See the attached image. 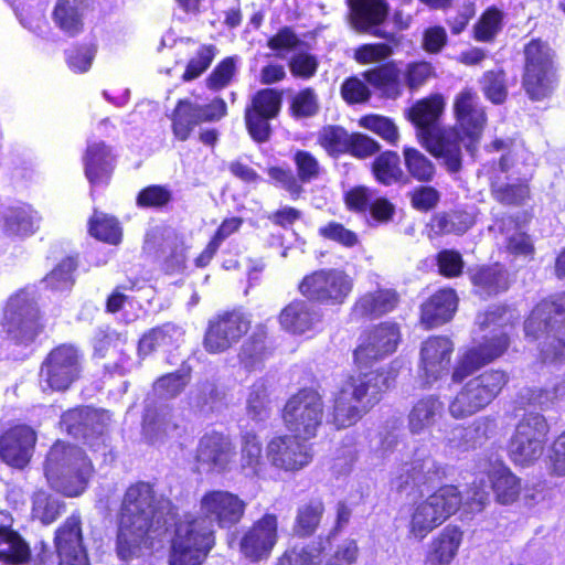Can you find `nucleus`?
Returning a JSON list of instances; mask_svg holds the SVG:
<instances>
[{
	"label": "nucleus",
	"mask_w": 565,
	"mask_h": 565,
	"mask_svg": "<svg viewBox=\"0 0 565 565\" xmlns=\"http://www.w3.org/2000/svg\"><path fill=\"white\" fill-rule=\"evenodd\" d=\"M507 332L482 337L478 343L466 348L457 358L451 371V382L461 384L450 399L448 411L455 419H466L486 409L510 383V374L501 367L477 371L501 359L510 349Z\"/></svg>",
	"instance_id": "obj_1"
},
{
	"label": "nucleus",
	"mask_w": 565,
	"mask_h": 565,
	"mask_svg": "<svg viewBox=\"0 0 565 565\" xmlns=\"http://www.w3.org/2000/svg\"><path fill=\"white\" fill-rule=\"evenodd\" d=\"M115 551L131 561L153 547L154 534L163 525V512L153 482L137 480L124 491L116 514Z\"/></svg>",
	"instance_id": "obj_2"
},
{
	"label": "nucleus",
	"mask_w": 565,
	"mask_h": 565,
	"mask_svg": "<svg viewBox=\"0 0 565 565\" xmlns=\"http://www.w3.org/2000/svg\"><path fill=\"white\" fill-rule=\"evenodd\" d=\"M524 335L539 344L541 363L565 362V291L537 301L524 320Z\"/></svg>",
	"instance_id": "obj_3"
},
{
	"label": "nucleus",
	"mask_w": 565,
	"mask_h": 565,
	"mask_svg": "<svg viewBox=\"0 0 565 565\" xmlns=\"http://www.w3.org/2000/svg\"><path fill=\"white\" fill-rule=\"evenodd\" d=\"M452 111L455 125L448 127L452 143H449L451 153L447 152L446 171L456 174L462 169L461 143L473 152L483 135L488 122L484 106L481 104L477 92L471 87L462 88L454 98Z\"/></svg>",
	"instance_id": "obj_4"
},
{
	"label": "nucleus",
	"mask_w": 565,
	"mask_h": 565,
	"mask_svg": "<svg viewBox=\"0 0 565 565\" xmlns=\"http://www.w3.org/2000/svg\"><path fill=\"white\" fill-rule=\"evenodd\" d=\"M93 471L92 460L81 447L60 440L52 445L44 461L49 483L68 498L86 490Z\"/></svg>",
	"instance_id": "obj_5"
},
{
	"label": "nucleus",
	"mask_w": 565,
	"mask_h": 565,
	"mask_svg": "<svg viewBox=\"0 0 565 565\" xmlns=\"http://www.w3.org/2000/svg\"><path fill=\"white\" fill-rule=\"evenodd\" d=\"M445 97L439 93L429 94L416 100L405 111V118L415 128L419 143L436 159L441 160L446 168L447 152L451 153L449 139L451 131L441 126V117L445 113Z\"/></svg>",
	"instance_id": "obj_6"
},
{
	"label": "nucleus",
	"mask_w": 565,
	"mask_h": 565,
	"mask_svg": "<svg viewBox=\"0 0 565 565\" xmlns=\"http://www.w3.org/2000/svg\"><path fill=\"white\" fill-rule=\"evenodd\" d=\"M521 85L532 102L552 96L557 84L555 52L547 41L533 38L524 44Z\"/></svg>",
	"instance_id": "obj_7"
},
{
	"label": "nucleus",
	"mask_w": 565,
	"mask_h": 565,
	"mask_svg": "<svg viewBox=\"0 0 565 565\" xmlns=\"http://www.w3.org/2000/svg\"><path fill=\"white\" fill-rule=\"evenodd\" d=\"M462 499L458 486H439L426 499L414 505L407 526L408 536L423 541L460 510Z\"/></svg>",
	"instance_id": "obj_8"
},
{
	"label": "nucleus",
	"mask_w": 565,
	"mask_h": 565,
	"mask_svg": "<svg viewBox=\"0 0 565 565\" xmlns=\"http://www.w3.org/2000/svg\"><path fill=\"white\" fill-rule=\"evenodd\" d=\"M215 543V530L206 516L186 515L177 525L169 565H203Z\"/></svg>",
	"instance_id": "obj_9"
},
{
	"label": "nucleus",
	"mask_w": 565,
	"mask_h": 565,
	"mask_svg": "<svg viewBox=\"0 0 565 565\" xmlns=\"http://www.w3.org/2000/svg\"><path fill=\"white\" fill-rule=\"evenodd\" d=\"M354 278L342 268L326 267L307 273L297 285L298 292L311 303L340 308L353 294Z\"/></svg>",
	"instance_id": "obj_10"
},
{
	"label": "nucleus",
	"mask_w": 565,
	"mask_h": 565,
	"mask_svg": "<svg viewBox=\"0 0 565 565\" xmlns=\"http://www.w3.org/2000/svg\"><path fill=\"white\" fill-rule=\"evenodd\" d=\"M550 430V424L543 414L525 413L515 424L507 443L509 459L518 467L533 466L544 454Z\"/></svg>",
	"instance_id": "obj_11"
},
{
	"label": "nucleus",
	"mask_w": 565,
	"mask_h": 565,
	"mask_svg": "<svg viewBox=\"0 0 565 565\" xmlns=\"http://www.w3.org/2000/svg\"><path fill=\"white\" fill-rule=\"evenodd\" d=\"M324 401L317 387L297 390L281 409V420L288 431L310 440L318 436L323 423Z\"/></svg>",
	"instance_id": "obj_12"
},
{
	"label": "nucleus",
	"mask_w": 565,
	"mask_h": 565,
	"mask_svg": "<svg viewBox=\"0 0 565 565\" xmlns=\"http://www.w3.org/2000/svg\"><path fill=\"white\" fill-rule=\"evenodd\" d=\"M84 354L72 343L53 347L39 367V382L44 390L64 393L83 377Z\"/></svg>",
	"instance_id": "obj_13"
},
{
	"label": "nucleus",
	"mask_w": 565,
	"mask_h": 565,
	"mask_svg": "<svg viewBox=\"0 0 565 565\" xmlns=\"http://www.w3.org/2000/svg\"><path fill=\"white\" fill-rule=\"evenodd\" d=\"M1 327L11 342L24 347L33 343L45 328L35 299L23 290L9 299Z\"/></svg>",
	"instance_id": "obj_14"
},
{
	"label": "nucleus",
	"mask_w": 565,
	"mask_h": 565,
	"mask_svg": "<svg viewBox=\"0 0 565 565\" xmlns=\"http://www.w3.org/2000/svg\"><path fill=\"white\" fill-rule=\"evenodd\" d=\"M398 370L393 365L353 372L344 376L340 386L369 414L396 385Z\"/></svg>",
	"instance_id": "obj_15"
},
{
	"label": "nucleus",
	"mask_w": 565,
	"mask_h": 565,
	"mask_svg": "<svg viewBox=\"0 0 565 565\" xmlns=\"http://www.w3.org/2000/svg\"><path fill=\"white\" fill-rule=\"evenodd\" d=\"M401 324L395 320H383L366 327L353 350V363L367 366L395 353L402 342Z\"/></svg>",
	"instance_id": "obj_16"
},
{
	"label": "nucleus",
	"mask_w": 565,
	"mask_h": 565,
	"mask_svg": "<svg viewBox=\"0 0 565 565\" xmlns=\"http://www.w3.org/2000/svg\"><path fill=\"white\" fill-rule=\"evenodd\" d=\"M250 327V315L242 307L220 311L207 322L203 347L210 354L223 353L237 344Z\"/></svg>",
	"instance_id": "obj_17"
},
{
	"label": "nucleus",
	"mask_w": 565,
	"mask_h": 565,
	"mask_svg": "<svg viewBox=\"0 0 565 565\" xmlns=\"http://www.w3.org/2000/svg\"><path fill=\"white\" fill-rule=\"evenodd\" d=\"M317 145L333 159L350 156L358 160H366L375 156L381 145L371 136L360 132H350L341 125H324L318 131Z\"/></svg>",
	"instance_id": "obj_18"
},
{
	"label": "nucleus",
	"mask_w": 565,
	"mask_h": 565,
	"mask_svg": "<svg viewBox=\"0 0 565 565\" xmlns=\"http://www.w3.org/2000/svg\"><path fill=\"white\" fill-rule=\"evenodd\" d=\"M227 115V105L222 97H214L209 104H198L189 98L177 100L169 119L175 140L186 141L195 127L204 122L220 121Z\"/></svg>",
	"instance_id": "obj_19"
},
{
	"label": "nucleus",
	"mask_w": 565,
	"mask_h": 565,
	"mask_svg": "<svg viewBox=\"0 0 565 565\" xmlns=\"http://www.w3.org/2000/svg\"><path fill=\"white\" fill-rule=\"evenodd\" d=\"M282 107V92L277 88L256 90L244 109V124L250 139L256 143L267 142L273 134L271 120Z\"/></svg>",
	"instance_id": "obj_20"
},
{
	"label": "nucleus",
	"mask_w": 565,
	"mask_h": 565,
	"mask_svg": "<svg viewBox=\"0 0 565 565\" xmlns=\"http://www.w3.org/2000/svg\"><path fill=\"white\" fill-rule=\"evenodd\" d=\"M236 446L231 435L211 429L200 436L193 458L198 470L224 475L236 466Z\"/></svg>",
	"instance_id": "obj_21"
},
{
	"label": "nucleus",
	"mask_w": 565,
	"mask_h": 565,
	"mask_svg": "<svg viewBox=\"0 0 565 565\" xmlns=\"http://www.w3.org/2000/svg\"><path fill=\"white\" fill-rule=\"evenodd\" d=\"M279 540V522L266 512L248 526L239 539L241 554L252 563L268 559Z\"/></svg>",
	"instance_id": "obj_22"
},
{
	"label": "nucleus",
	"mask_w": 565,
	"mask_h": 565,
	"mask_svg": "<svg viewBox=\"0 0 565 565\" xmlns=\"http://www.w3.org/2000/svg\"><path fill=\"white\" fill-rule=\"evenodd\" d=\"M297 434H280L271 437L266 446V457L282 471L296 472L307 467L313 458L310 445Z\"/></svg>",
	"instance_id": "obj_23"
},
{
	"label": "nucleus",
	"mask_w": 565,
	"mask_h": 565,
	"mask_svg": "<svg viewBox=\"0 0 565 565\" xmlns=\"http://www.w3.org/2000/svg\"><path fill=\"white\" fill-rule=\"evenodd\" d=\"M246 507L243 499L226 490H209L200 500L201 514L220 529L230 530L239 524Z\"/></svg>",
	"instance_id": "obj_24"
},
{
	"label": "nucleus",
	"mask_w": 565,
	"mask_h": 565,
	"mask_svg": "<svg viewBox=\"0 0 565 565\" xmlns=\"http://www.w3.org/2000/svg\"><path fill=\"white\" fill-rule=\"evenodd\" d=\"M38 436L25 424L13 425L0 435V460L15 469H24L31 461Z\"/></svg>",
	"instance_id": "obj_25"
},
{
	"label": "nucleus",
	"mask_w": 565,
	"mask_h": 565,
	"mask_svg": "<svg viewBox=\"0 0 565 565\" xmlns=\"http://www.w3.org/2000/svg\"><path fill=\"white\" fill-rule=\"evenodd\" d=\"M455 344L447 335H429L422 342L419 370L427 383H433L449 371Z\"/></svg>",
	"instance_id": "obj_26"
},
{
	"label": "nucleus",
	"mask_w": 565,
	"mask_h": 565,
	"mask_svg": "<svg viewBox=\"0 0 565 565\" xmlns=\"http://www.w3.org/2000/svg\"><path fill=\"white\" fill-rule=\"evenodd\" d=\"M401 305V295L395 288L379 287L359 295L350 308L352 319L375 320L394 312Z\"/></svg>",
	"instance_id": "obj_27"
},
{
	"label": "nucleus",
	"mask_w": 565,
	"mask_h": 565,
	"mask_svg": "<svg viewBox=\"0 0 565 565\" xmlns=\"http://www.w3.org/2000/svg\"><path fill=\"white\" fill-rule=\"evenodd\" d=\"M448 478V467L436 460L425 457L412 459L406 468L397 476V490L408 488L420 490L423 487H433Z\"/></svg>",
	"instance_id": "obj_28"
},
{
	"label": "nucleus",
	"mask_w": 565,
	"mask_h": 565,
	"mask_svg": "<svg viewBox=\"0 0 565 565\" xmlns=\"http://www.w3.org/2000/svg\"><path fill=\"white\" fill-rule=\"evenodd\" d=\"M459 297L451 287H443L431 294L419 307V323L425 330L448 323L455 316Z\"/></svg>",
	"instance_id": "obj_29"
},
{
	"label": "nucleus",
	"mask_w": 565,
	"mask_h": 565,
	"mask_svg": "<svg viewBox=\"0 0 565 565\" xmlns=\"http://www.w3.org/2000/svg\"><path fill=\"white\" fill-rule=\"evenodd\" d=\"M313 305L306 298L288 302L277 317L281 329L296 335L313 331L323 319L321 310Z\"/></svg>",
	"instance_id": "obj_30"
},
{
	"label": "nucleus",
	"mask_w": 565,
	"mask_h": 565,
	"mask_svg": "<svg viewBox=\"0 0 565 565\" xmlns=\"http://www.w3.org/2000/svg\"><path fill=\"white\" fill-rule=\"evenodd\" d=\"M93 9V0H55L51 17L63 34L76 38L84 32L85 15Z\"/></svg>",
	"instance_id": "obj_31"
},
{
	"label": "nucleus",
	"mask_w": 565,
	"mask_h": 565,
	"mask_svg": "<svg viewBox=\"0 0 565 565\" xmlns=\"http://www.w3.org/2000/svg\"><path fill=\"white\" fill-rule=\"evenodd\" d=\"M465 531L457 524H447L430 541L424 565H450L463 543Z\"/></svg>",
	"instance_id": "obj_32"
},
{
	"label": "nucleus",
	"mask_w": 565,
	"mask_h": 565,
	"mask_svg": "<svg viewBox=\"0 0 565 565\" xmlns=\"http://www.w3.org/2000/svg\"><path fill=\"white\" fill-rule=\"evenodd\" d=\"M114 161L111 148L104 141L93 142L86 147L83 157L84 173L90 185H106L110 182Z\"/></svg>",
	"instance_id": "obj_33"
},
{
	"label": "nucleus",
	"mask_w": 565,
	"mask_h": 565,
	"mask_svg": "<svg viewBox=\"0 0 565 565\" xmlns=\"http://www.w3.org/2000/svg\"><path fill=\"white\" fill-rule=\"evenodd\" d=\"M54 547L58 558L88 556L83 542L82 518L72 513L55 530Z\"/></svg>",
	"instance_id": "obj_34"
},
{
	"label": "nucleus",
	"mask_w": 565,
	"mask_h": 565,
	"mask_svg": "<svg viewBox=\"0 0 565 565\" xmlns=\"http://www.w3.org/2000/svg\"><path fill=\"white\" fill-rule=\"evenodd\" d=\"M271 354L269 329L266 323H257L239 349V363L245 370L255 371L260 369Z\"/></svg>",
	"instance_id": "obj_35"
},
{
	"label": "nucleus",
	"mask_w": 565,
	"mask_h": 565,
	"mask_svg": "<svg viewBox=\"0 0 565 565\" xmlns=\"http://www.w3.org/2000/svg\"><path fill=\"white\" fill-rule=\"evenodd\" d=\"M238 445L236 463L241 472L258 477L266 466L262 438L255 430H244L239 434Z\"/></svg>",
	"instance_id": "obj_36"
},
{
	"label": "nucleus",
	"mask_w": 565,
	"mask_h": 565,
	"mask_svg": "<svg viewBox=\"0 0 565 565\" xmlns=\"http://www.w3.org/2000/svg\"><path fill=\"white\" fill-rule=\"evenodd\" d=\"M476 224L475 216L463 207H455L431 215L427 227L435 236L463 235Z\"/></svg>",
	"instance_id": "obj_37"
},
{
	"label": "nucleus",
	"mask_w": 565,
	"mask_h": 565,
	"mask_svg": "<svg viewBox=\"0 0 565 565\" xmlns=\"http://www.w3.org/2000/svg\"><path fill=\"white\" fill-rule=\"evenodd\" d=\"M366 414V411L339 386L332 397L328 423L337 430L347 429L356 425Z\"/></svg>",
	"instance_id": "obj_38"
},
{
	"label": "nucleus",
	"mask_w": 565,
	"mask_h": 565,
	"mask_svg": "<svg viewBox=\"0 0 565 565\" xmlns=\"http://www.w3.org/2000/svg\"><path fill=\"white\" fill-rule=\"evenodd\" d=\"M494 499L502 505L519 500L522 492V480L505 465L500 463L487 472Z\"/></svg>",
	"instance_id": "obj_39"
},
{
	"label": "nucleus",
	"mask_w": 565,
	"mask_h": 565,
	"mask_svg": "<svg viewBox=\"0 0 565 565\" xmlns=\"http://www.w3.org/2000/svg\"><path fill=\"white\" fill-rule=\"evenodd\" d=\"M182 335V329L173 322L150 328L139 338L137 354L140 359H146L158 349L175 347Z\"/></svg>",
	"instance_id": "obj_40"
},
{
	"label": "nucleus",
	"mask_w": 565,
	"mask_h": 565,
	"mask_svg": "<svg viewBox=\"0 0 565 565\" xmlns=\"http://www.w3.org/2000/svg\"><path fill=\"white\" fill-rule=\"evenodd\" d=\"M362 77L384 98L396 99L403 93L401 70L393 62L369 68L362 73Z\"/></svg>",
	"instance_id": "obj_41"
},
{
	"label": "nucleus",
	"mask_w": 565,
	"mask_h": 565,
	"mask_svg": "<svg viewBox=\"0 0 565 565\" xmlns=\"http://www.w3.org/2000/svg\"><path fill=\"white\" fill-rule=\"evenodd\" d=\"M31 557L32 550L25 539L11 524H0V563L25 565Z\"/></svg>",
	"instance_id": "obj_42"
},
{
	"label": "nucleus",
	"mask_w": 565,
	"mask_h": 565,
	"mask_svg": "<svg viewBox=\"0 0 565 565\" xmlns=\"http://www.w3.org/2000/svg\"><path fill=\"white\" fill-rule=\"evenodd\" d=\"M347 3L352 25L361 31L384 23L390 10L385 0H347Z\"/></svg>",
	"instance_id": "obj_43"
},
{
	"label": "nucleus",
	"mask_w": 565,
	"mask_h": 565,
	"mask_svg": "<svg viewBox=\"0 0 565 565\" xmlns=\"http://www.w3.org/2000/svg\"><path fill=\"white\" fill-rule=\"evenodd\" d=\"M443 411L444 403L438 395L430 394L418 398L407 416L409 431L417 435L434 426Z\"/></svg>",
	"instance_id": "obj_44"
},
{
	"label": "nucleus",
	"mask_w": 565,
	"mask_h": 565,
	"mask_svg": "<svg viewBox=\"0 0 565 565\" xmlns=\"http://www.w3.org/2000/svg\"><path fill=\"white\" fill-rule=\"evenodd\" d=\"M371 162V173L374 180L384 186L407 184L408 177L401 167V158L396 151H379Z\"/></svg>",
	"instance_id": "obj_45"
},
{
	"label": "nucleus",
	"mask_w": 565,
	"mask_h": 565,
	"mask_svg": "<svg viewBox=\"0 0 565 565\" xmlns=\"http://www.w3.org/2000/svg\"><path fill=\"white\" fill-rule=\"evenodd\" d=\"M326 511L321 497L310 498L298 505L292 525L294 534L300 539L312 536L319 529Z\"/></svg>",
	"instance_id": "obj_46"
},
{
	"label": "nucleus",
	"mask_w": 565,
	"mask_h": 565,
	"mask_svg": "<svg viewBox=\"0 0 565 565\" xmlns=\"http://www.w3.org/2000/svg\"><path fill=\"white\" fill-rule=\"evenodd\" d=\"M328 541L319 539L307 544L288 546L276 559L275 565H322Z\"/></svg>",
	"instance_id": "obj_47"
},
{
	"label": "nucleus",
	"mask_w": 565,
	"mask_h": 565,
	"mask_svg": "<svg viewBox=\"0 0 565 565\" xmlns=\"http://www.w3.org/2000/svg\"><path fill=\"white\" fill-rule=\"evenodd\" d=\"M87 233L96 241L113 246L119 245L124 237L119 220L96 209L87 220Z\"/></svg>",
	"instance_id": "obj_48"
},
{
	"label": "nucleus",
	"mask_w": 565,
	"mask_h": 565,
	"mask_svg": "<svg viewBox=\"0 0 565 565\" xmlns=\"http://www.w3.org/2000/svg\"><path fill=\"white\" fill-rule=\"evenodd\" d=\"M490 192L493 200L503 206L521 207L531 199L530 181L525 178L513 183L492 182Z\"/></svg>",
	"instance_id": "obj_49"
},
{
	"label": "nucleus",
	"mask_w": 565,
	"mask_h": 565,
	"mask_svg": "<svg viewBox=\"0 0 565 565\" xmlns=\"http://www.w3.org/2000/svg\"><path fill=\"white\" fill-rule=\"evenodd\" d=\"M471 284L478 288L480 292L487 295H497L505 291L509 287L507 277L501 268L495 265L477 266L469 270Z\"/></svg>",
	"instance_id": "obj_50"
},
{
	"label": "nucleus",
	"mask_w": 565,
	"mask_h": 565,
	"mask_svg": "<svg viewBox=\"0 0 565 565\" xmlns=\"http://www.w3.org/2000/svg\"><path fill=\"white\" fill-rule=\"evenodd\" d=\"M190 379L191 366L182 363L179 370L159 376L153 382L152 390L159 398L172 399L184 391L190 382Z\"/></svg>",
	"instance_id": "obj_51"
},
{
	"label": "nucleus",
	"mask_w": 565,
	"mask_h": 565,
	"mask_svg": "<svg viewBox=\"0 0 565 565\" xmlns=\"http://www.w3.org/2000/svg\"><path fill=\"white\" fill-rule=\"evenodd\" d=\"M404 166L408 179L412 178L419 183H430L436 177L434 162L422 151L414 147L403 148Z\"/></svg>",
	"instance_id": "obj_52"
},
{
	"label": "nucleus",
	"mask_w": 565,
	"mask_h": 565,
	"mask_svg": "<svg viewBox=\"0 0 565 565\" xmlns=\"http://www.w3.org/2000/svg\"><path fill=\"white\" fill-rule=\"evenodd\" d=\"M503 28V12L495 6L488 7L472 26V39L492 43Z\"/></svg>",
	"instance_id": "obj_53"
},
{
	"label": "nucleus",
	"mask_w": 565,
	"mask_h": 565,
	"mask_svg": "<svg viewBox=\"0 0 565 565\" xmlns=\"http://www.w3.org/2000/svg\"><path fill=\"white\" fill-rule=\"evenodd\" d=\"M173 201V192L167 184H149L141 188L136 195V205L142 210L162 211Z\"/></svg>",
	"instance_id": "obj_54"
},
{
	"label": "nucleus",
	"mask_w": 565,
	"mask_h": 565,
	"mask_svg": "<svg viewBox=\"0 0 565 565\" xmlns=\"http://www.w3.org/2000/svg\"><path fill=\"white\" fill-rule=\"evenodd\" d=\"M31 501L33 515L45 525L56 521L65 509V504L63 502L53 498L43 489L35 490L32 494Z\"/></svg>",
	"instance_id": "obj_55"
},
{
	"label": "nucleus",
	"mask_w": 565,
	"mask_h": 565,
	"mask_svg": "<svg viewBox=\"0 0 565 565\" xmlns=\"http://www.w3.org/2000/svg\"><path fill=\"white\" fill-rule=\"evenodd\" d=\"M359 126L377 135L387 143L395 146L399 139L398 128L390 117L379 114H367L360 117Z\"/></svg>",
	"instance_id": "obj_56"
},
{
	"label": "nucleus",
	"mask_w": 565,
	"mask_h": 565,
	"mask_svg": "<svg viewBox=\"0 0 565 565\" xmlns=\"http://www.w3.org/2000/svg\"><path fill=\"white\" fill-rule=\"evenodd\" d=\"M268 182L275 188L286 191L292 200L303 194V185L299 183L295 172L287 166H269L266 169Z\"/></svg>",
	"instance_id": "obj_57"
},
{
	"label": "nucleus",
	"mask_w": 565,
	"mask_h": 565,
	"mask_svg": "<svg viewBox=\"0 0 565 565\" xmlns=\"http://www.w3.org/2000/svg\"><path fill=\"white\" fill-rule=\"evenodd\" d=\"M505 76L503 68H497L484 72L480 79L483 95L494 105L503 104L508 97Z\"/></svg>",
	"instance_id": "obj_58"
},
{
	"label": "nucleus",
	"mask_w": 565,
	"mask_h": 565,
	"mask_svg": "<svg viewBox=\"0 0 565 565\" xmlns=\"http://www.w3.org/2000/svg\"><path fill=\"white\" fill-rule=\"evenodd\" d=\"M269 394L268 387L264 382H256L249 387L246 412L247 415L256 422L264 420L269 416Z\"/></svg>",
	"instance_id": "obj_59"
},
{
	"label": "nucleus",
	"mask_w": 565,
	"mask_h": 565,
	"mask_svg": "<svg viewBox=\"0 0 565 565\" xmlns=\"http://www.w3.org/2000/svg\"><path fill=\"white\" fill-rule=\"evenodd\" d=\"M97 45L94 42L75 43L65 51V62L75 73L87 72L95 58Z\"/></svg>",
	"instance_id": "obj_60"
},
{
	"label": "nucleus",
	"mask_w": 565,
	"mask_h": 565,
	"mask_svg": "<svg viewBox=\"0 0 565 565\" xmlns=\"http://www.w3.org/2000/svg\"><path fill=\"white\" fill-rule=\"evenodd\" d=\"M216 46L213 44H202L198 47L196 53L191 57L185 66L181 79L191 82L199 78L211 66L216 55Z\"/></svg>",
	"instance_id": "obj_61"
},
{
	"label": "nucleus",
	"mask_w": 565,
	"mask_h": 565,
	"mask_svg": "<svg viewBox=\"0 0 565 565\" xmlns=\"http://www.w3.org/2000/svg\"><path fill=\"white\" fill-rule=\"evenodd\" d=\"M289 115L295 119L313 117L319 111L318 97L313 88L306 87L294 95L289 103Z\"/></svg>",
	"instance_id": "obj_62"
},
{
	"label": "nucleus",
	"mask_w": 565,
	"mask_h": 565,
	"mask_svg": "<svg viewBox=\"0 0 565 565\" xmlns=\"http://www.w3.org/2000/svg\"><path fill=\"white\" fill-rule=\"evenodd\" d=\"M438 274L447 279L458 278L463 274L465 260L461 253L454 248H444L435 255Z\"/></svg>",
	"instance_id": "obj_63"
},
{
	"label": "nucleus",
	"mask_w": 565,
	"mask_h": 565,
	"mask_svg": "<svg viewBox=\"0 0 565 565\" xmlns=\"http://www.w3.org/2000/svg\"><path fill=\"white\" fill-rule=\"evenodd\" d=\"M113 419V413L103 409V408H95L93 406L89 407V413L87 417V424L85 434H83V440L89 445L93 446V440L98 439L103 437L106 431L108 430V427Z\"/></svg>",
	"instance_id": "obj_64"
}]
</instances>
